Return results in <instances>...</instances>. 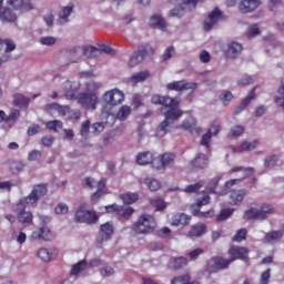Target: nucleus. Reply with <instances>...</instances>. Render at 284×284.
<instances>
[{
	"mask_svg": "<svg viewBox=\"0 0 284 284\" xmlns=\"http://www.w3.org/2000/svg\"><path fill=\"white\" fill-rule=\"evenodd\" d=\"M48 194V183H40L33 185L31 192L19 200L16 205H13V212L18 216L19 223L32 225L34 223V214L30 211H26V205L28 207H37L39 201Z\"/></svg>",
	"mask_w": 284,
	"mask_h": 284,
	"instance_id": "1",
	"label": "nucleus"
},
{
	"mask_svg": "<svg viewBox=\"0 0 284 284\" xmlns=\"http://www.w3.org/2000/svg\"><path fill=\"white\" fill-rule=\"evenodd\" d=\"M179 105H181V102H179L176 98H174L173 102H169L165 105V108H169V110H166L164 113V121H162L156 128V136H165V134L170 132V125L183 116V111L179 108Z\"/></svg>",
	"mask_w": 284,
	"mask_h": 284,
	"instance_id": "2",
	"label": "nucleus"
},
{
	"mask_svg": "<svg viewBox=\"0 0 284 284\" xmlns=\"http://www.w3.org/2000/svg\"><path fill=\"white\" fill-rule=\"evenodd\" d=\"M219 181H221V179L219 178H214L212 179L205 191L202 192L203 196L201 199L196 200V203L191 204L190 210L191 213L193 214V216H199V219H210V216H212V212H201V207H203V205H209L210 203V194H215L216 193V187H219Z\"/></svg>",
	"mask_w": 284,
	"mask_h": 284,
	"instance_id": "3",
	"label": "nucleus"
},
{
	"mask_svg": "<svg viewBox=\"0 0 284 284\" xmlns=\"http://www.w3.org/2000/svg\"><path fill=\"white\" fill-rule=\"evenodd\" d=\"M132 230L135 234H152L156 230V219L144 213L133 223Z\"/></svg>",
	"mask_w": 284,
	"mask_h": 284,
	"instance_id": "4",
	"label": "nucleus"
},
{
	"mask_svg": "<svg viewBox=\"0 0 284 284\" xmlns=\"http://www.w3.org/2000/svg\"><path fill=\"white\" fill-rule=\"evenodd\" d=\"M154 55V48L150 44H144L138 48L135 52L129 59V68H136L139 63H143L146 57Z\"/></svg>",
	"mask_w": 284,
	"mask_h": 284,
	"instance_id": "5",
	"label": "nucleus"
},
{
	"mask_svg": "<svg viewBox=\"0 0 284 284\" xmlns=\"http://www.w3.org/2000/svg\"><path fill=\"white\" fill-rule=\"evenodd\" d=\"M82 187L88 189V190H94L97 187V192H94L91 196V200L97 203L101 196L105 194V180H100L97 182V180L92 178H85L82 181Z\"/></svg>",
	"mask_w": 284,
	"mask_h": 284,
	"instance_id": "6",
	"label": "nucleus"
},
{
	"mask_svg": "<svg viewBox=\"0 0 284 284\" xmlns=\"http://www.w3.org/2000/svg\"><path fill=\"white\" fill-rule=\"evenodd\" d=\"M73 219L75 223H87V225H97L99 223L97 211L83 210V206H79Z\"/></svg>",
	"mask_w": 284,
	"mask_h": 284,
	"instance_id": "7",
	"label": "nucleus"
},
{
	"mask_svg": "<svg viewBox=\"0 0 284 284\" xmlns=\"http://www.w3.org/2000/svg\"><path fill=\"white\" fill-rule=\"evenodd\" d=\"M219 21H227V16L221 11L219 7H215L203 22V30L210 32Z\"/></svg>",
	"mask_w": 284,
	"mask_h": 284,
	"instance_id": "8",
	"label": "nucleus"
},
{
	"mask_svg": "<svg viewBox=\"0 0 284 284\" xmlns=\"http://www.w3.org/2000/svg\"><path fill=\"white\" fill-rule=\"evenodd\" d=\"M227 254L230 256L231 263L234 261H243L244 263H250V248L245 246H230Z\"/></svg>",
	"mask_w": 284,
	"mask_h": 284,
	"instance_id": "9",
	"label": "nucleus"
},
{
	"mask_svg": "<svg viewBox=\"0 0 284 284\" xmlns=\"http://www.w3.org/2000/svg\"><path fill=\"white\" fill-rule=\"evenodd\" d=\"M102 101L106 105H111V108H114L115 105H121V103L125 101V94L119 89H112L110 91H106L102 95Z\"/></svg>",
	"mask_w": 284,
	"mask_h": 284,
	"instance_id": "10",
	"label": "nucleus"
},
{
	"mask_svg": "<svg viewBox=\"0 0 284 284\" xmlns=\"http://www.w3.org/2000/svg\"><path fill=\"white\" fill-rule=\"evenodd\" d=\"M78 103L84 110H97L99 97L92 92H84L78 95Z\"/></svg>",
	"mask_w": 284,
	"mask_h": 284,
	"instance_id": "11",
	"label": "nucleus"
},
{
	"mask_svg": "<svg viewBox=\"0 0 284 284\" xmlns=\"http://www.w3.org/2000/svg\"><path fill=\"white\" fill-rule=\"evenodd\" d=\"M232 265V261L230 258H225L223 256H213L207 262V270L212 274L216 272H221V270H227Z\"/></svg>",
	"mask_w": 284,
	"mask_h": 284,
	"instance_id": "12",
	"label": "nucleus"
},
{
	"mask_svg": "<svg viewBox=\"0 0 284 284\" xmlns=\"http://www.w3.org/2000/svg\"><path fill=\"white\" fill-rule=\"evenodd\" d=\"M199 83L196 82H185V80L173 81L166 84V89L173 92H183L185 90H196Z\"/></svg>",
	"mask_w": 284,
	"mask_h": 284,
	"instance_id": "13",
	"label": "nucleus"
},
{
	"mask_svg": "<svg viewBox=\"0 0 284 284\" xmlns=\"http://www.w3.org/2000/svg\"><path fill=\"white\" fill-rule=\"evenodd\" d=\"M21 116V111L18 109H12L9 115L6 114V111L0 110V123H6L9 128H13Z\"/></svg>",
	"mask_w": 284,
	"mask_h": 284,
	"instance_id": "14",
	"label": "nucleus"
},
{
	"mask_svg": "<svg viewBox=\"0 0 284 284\" xmlns=\"http://www.w3.org/2000/svg\"><path fill=\"white\" fill-rule=\"evenodd\" d=\"M31 240L50 242L54 240V234H52V231L48 226L38 227L31 233Z\"/></svg>",
	"mask_w": 284,
	"mask_h": 284,
	"instance_id": "15",
	"label": "nucleus"
},
{
	"mask_svg": "<svg viewBox=\"0 0 284 284\" xmlns=\"http://www.w3.org/2000/svg\"><path fill=\"white\" fill-rule=\"evenodd\" d=\"M210 165V158L205 153H199L193 160L190 161L192 170H205Z\"/></svg>",
	"mask_w": 284,
	"mask_h": 284,
	"instance_id": "16",
	"label": "nucleus"
},
{
	"mask_svg": "<svg viewBox=\"0 0 284 284\" xmlns=\"http://www.w3.org/2000/svg\"><path fill=\"white\" fill-rule=\"evenodd\" d=\"M69 63H77L81 57H85V47H75L65 51Z\"/></svg>",
	"mask_w": 284,
	"mask_h": 284,
	"instance_id": "17",
	"label": "nucleus"
},
{
	"mask_svg": "<svg viewBox=\"0 0 284 284\" xmlns=\"http://www.w3.org/2000/svg\"><path fill=\"white\" fill-rule=\"evenodd\" d=\"M113 234H114V226L112 225V223L106 222L104 224H101L100 232H99L100 239L98 240L99 243H103L104 241H110Z\"/></svg>",
	"mask_w": 284,
	"mask_h": 284,
	"instance_id": "18",
	"label": "nucleus"
},
{
	"mask_svg": "<svg viewBox=\"0 0 284 284\" xmlns=\"http://www.w3.org/2000/svg\"><path fill=\"white\" fill-rule=\"evenodd\" d=\"M7 3L21 12H30L34 8L30 0H7Z\"/></svg>",
	"mask_w": 284,
	"mask_h": 284,
	"instance_id": "19",
	"label": "nucleus"
},
{
	"mask_svg": "<svg viewBox=\"0 0 284 284\" xmlns=\"http://www.w3.org/2000/svg\"><path fill=\"white\" fill-rule=\"evenodd\" d=\"M261 6V1L258 0H242L239 10L242 14H250V12H254Z\"/></svg>",
	"mask_w": 284,
	"mask_h": 284,
	"instance_id": "20",
	"label": "nucleus"
},
{
	"mask_svg": "<svg viewBox=\"0 0 284 284\" xmlns=\"http://www.w3.org/2000/svg\"><path fill=\"white\" fill-rule=\"evenodd\" d=\"M245 196H247V190L245 189L234 190L230 194L229 203L230 205H241Z\"/></svg>",
	"mask_w": 284,
	"mask_h": 284,
	"instance_id": "21",
	"label": "nucleus"
},
{
	"mask_svg": "<svg viewBox=\"0 0 284 284\" xmlns=\"http://www.w3.org/2000/svg\"><path fill=\"white\" fill-rule=\"evenodd\" d=\"M149 26L155 28L156 30H162L165 32L168 30V22L160 14H154L149 19Z\"/></svg>",
	"mask_w": 284,
	"mask_h": 284,
	"instance_id": "22",
	"label": "nucleus"
},
{
	"mask_svg": "<svg viewBox=\"0 0 284 284\" xmlns=\"http://www.w3.org/2000/svg\"><path fill=\"white\" fill-rule=\"evenodd\" d=\"M190 221H192V217L185 215V213H176L172 216L171 225L174 227H185V225H190Z\"/></svg>",
	"mask_w": 284,
	"mask_h": 284,
	"instance_id": "23",
	"label": "nucleus"
},
{
	"mask_svg": "<svg viewBox=\"0 0 284 284\" xmlns=\"http://www.w3.org/2000/svg\"><path fill=\"white\" fill-rule=\"evenodd\" d=\"M3 6V0H0V20L3 21V23H14L17 21V14L12 12V9L4 8L1 10Z\"/></svg>",
	"mask_w": 284,
	"mask_h": 284,
	"instance_id": "24",
	"label": "nucleus"
},
{
	"mask_svg": "<svg viewBox=\"0 0 284 284\" xmlns=\"http://www.w3.org/2000/svg\"><path fill=\"white\" fill-rule=\"evenodd\" d=\"M59 254V251L57 248H45L42 247L38 251L37 256L41 258V261H44V263H49V261H52V258H57Z\"/></svg>",
	"mask_w": 284,
	"mask_h": 284,
	"instance_id": "25",
	"label": "nucleus"
},
{
	"mask_svg": "<svg viewBox=\"0 0 284 284\" xmlns=\"http://www.w3.org/2000/svg\"><path fill=\"white\" fill-rule=\"evenodd\" d=\"M178 128H183V130H186L187 132H190V134H201V128L196 126L194 118H189L184 120L182 124Z\"/></svg>",
	"mask_w": 284,
	"mask_h": 284,
	"instance_id": "26",
	"label": "nucleus"
},
{
	"mask_svg": "<svg viewBox=\"0 0 284 284\" xmlns=\"http://www.w3.org/2000/svg\"><path fill=\"white\" fill-rule=\"evenodd\" d=\"M135 163H138V165H150L154 163V154L150 151L141 152L136 155Z\"/></svg>",
	"mask_w": 284,
	"mask_h": 284,
	"instance_id": "27",
	"label": "nucleus"
},
{
	"mask_svg": "<svg viewBox=\"0 0 284 284\" xmlns=\"http://www.w3.org/2000/svg\"><path fill=\"white\" fill-rule=\"evenodd\" d=\"M205 230H207V226H205L204 223H196L191 226V230L187 232V236L189 239H199L205 234Z\"/></svg>",
	"mask_w": 284,
	"mask_h": 284,
	"instance_id": "28",
	"label": "nucleus"
},
{
	"mask_svg": "<svg viewBox=\"0 0 284 284\" xmlns=\"http://www.w3.org/2000/svg\"><path fill=\"white\" fill-rule=\"evenodd\" d=\"M175 155L174 153H164L160 155V165L155 166L156 170H165V168H170L172 163H174Z\"/></svg>",
	"mask_w": 284,
	"mask_h": 284,
	"instance_id": "29",
	"label": "nucleus"
},
{
	"mask_svg": "<svg viewBox=\"0 0 284 284\" xmlns=\"http://www.w3.org/2000/svg\"><path fill=\"white\" fill-rule=\"evenodd\" d=\"M151 103H153V105H163L165 108L169 103H174V98H171L170 95L154 94L151 97Z\"/></svg>",
	"mask_w": 284,
	"mask_h": 284,
	"instance_id": "30",
	"label": "nucleus"
},
{
	"mask_svg": "<svg viewBox=\"0 0 284 284\" xmlns=\"http://www.w3.org/2000/svg\"><path fill=\"white\" fill-rule=\"evenodd\" d=\"M241 52H243V44L237 42H231L226 50V54L229 59H236V57H239Z\"/></svg>",
	"mask_w": 284,
	"mask_h": 284,
	"instance_id": "31",
	"label": "nucleus"
},
{
	"mask_svg": "<svg viewBox=\"0 0 284 284\" xmlns=\"http://www.w3.org/2000/svg\"><path fill=\"white\" fill-rule=\"evenodd\" d=\"M73 11L74 6L63 7L62 11L59 13L58 23H60V26H63V23H68V21H70L69 17L70 14H72Z\"/></svg>",
	"mask_w": 284,
	"mask_h": 284,
	"instance_id": "32",
	"label": "nucleus"
},
{
	"mask_svg": "<svg viewBox=\"0 0 284 284\" xmlns=\"http://www.w3.org/2000/svg\"><path fill=\"white\" fill-rule=\"evenodd\" d=\"M148 79H150V71L144 70V71H140V72L133 74L129 79V83H132V85H136V83H143V81H145Z\"/></svg>",
	"mask_w": 284,
	"mask_h": 284,
	"instance_id": "33",
	"label": "nucleus"
},
{
	"mask_svg": "<svg viewBox=\"0 0 284 284\" xmlns=\"http://www.w3.org/2000/svg\"><path fill=\"white\" fill-rule=\"evenodd\" d=\"M120 199L122 200V203L124 205H134V203H136V201H139V193L138 192L122 193L120 195Z\"/></svg>",
	"mask_w": 284,
	"mask_h": 284,
	"instance_id": "34",
	"label": "nucleus"
},
{
	"mask_svg": "<svg viewBox=\"0 0 284 284\" xmlns=\"http://www.w3.org/2000/svg\"><path fill=\"white\" fill-rule=\"evenodd\" d=\"M142 183H144L151 192H159V190H161V182L156 179L145 178L143 182L140 180L141 185Z\"/></svg>",
	"mask_w": 284,
	"mask_h": 284,
	"instance_id": "35",
	"label": "nucleus"
},
{
	"mask_svg": "<svg viewBox=\"0 0 284 284\" xmlns=\"http://www.w3.org/2000/svg\"><path fill=\"white\" fill-rule=\"evenodd\" d=\"M256 98V87L253 88L248 95L246 98H244L239 106V111L236 112V114H239V112H243V110L250 105V103H252V101H254V99Z\"/></svg>",
	"mask_w": 284,
	"mask_h": 284,
	"instance_id": "36",
	"label": "nucleus"
},
{
	"mask_svg": "<svg viewBox=\"0 0 284 284\" xmlns=\"http://www.w3.org/2000/svg\"><path fill=\"white\" fill-rule=\"evenodd\" d=\"M150 205L155 209V212H163L168 207V204L163 197H152L150 200Z\"/></svg>",
	"mask_w": 284,
	"mask_h": 284,
	"instance_id": "37",
	"label": "nucleus"
},
{
	"mask_svg": "<svg viewBox=\"0 0 284 284\" xmlns=\"http://www.w3.org/2000/svg\"><path fill=\"white\" fill-rule=\"evenodd\" d=\"M13 105L17 108H28V105H30V99L26 98L21 93H16L13 95Z\"/></svg>",
	"mask_w": 284,
	"mask_h": 284,
	"instance_id": "38",
	"label": "nucleus"
},
{
	"mask_svg": "<svg viewBox=\"0 0 284 284\" xmlns=\"http://www.w3.org/2000/svg\"><path fill=\"white\" fill-rule=\"evenodd\" d=\"M202 187H205V182L199 181L195 184L186 185L184 187L183 192H185V194H199V192H200V190H202Z\"/></svg>",
	"mask_w": 284,
	"mask_h": 284,
	"instance_id": "39",
	"label": "nucleus"
},
{
	"mask_svg": "<svg viewBox=\"0 0 284 284\" xmlns=\"http://www.w3.org/2000/svg\"><path fill=\"white\" fill-rule=\"evenodd\" d=\"M45 108H47V110H54L55 112H58L59 116H65V114H68V112H70L69 106H63L59 103L47 104Z\"/></svg>",
	"mask_w": 284,
	"mask_h": 284,
	"instance_id": "40",
	"label": "nucleus"
},
{
	"mask_svg": "<svg viewBox=\"0 0 284 284\" xmlns=\"http://www.w3.org/2000/svg\"><path fill=\"white\" fill-rule=\"evenodd\" d=\"M135 210L132 206H120V211L118 213V217L124 219V221H130Z\"/></svg>",
	"mask_w": 284,
	"mask_h": 284,
	"instance_id": "41",
	"label": "nucleus"
},
{
	"mask_svg": "<svg viewBox=\"0 0 284 284\" xmlns=\"http://www.w3.org/2000/svg\"><path fill=\"white\" fill-rule=\"evenodd\" d=\"M283 239V231H271L265 233L264 243H274V241H281Z\"/></svg>",
	"mask_w": 284,
	"mask_h": 284,
	"instance_id": "42",
	"label": "nucleus"
},
{
	"mask_svg": "<svg viewBox=\"0 0 284 284\" xmlns=\"http://www.w3.org/2000/svg\"><path fill=\"white\" fill-rule=\"evenodd\" d=\"M261 143L258 140H254L253 142L244 141L240 144L239 150L240 152H252V150H256V146Z\"/></svg>",
	"mask_w": 284,
	"mask_h": 284,
	"instance_id": "43",
	"label": "nucleus"
},
{
	"mask_svg": "<svg viewBox=\"0 0 284 284\" xmlns=\"http://www.w3.org/2000/svg\"><path fill=\"white\" fill-rule=\"evenodd\" d=\"M201 284L200 282L193 281L192 282V277L189 274L185 275H180L178 277H173L171 280V284Z\"/></svg>",
	"mask_w": 284,
	"mask_h": 284,
	"instance_id": "44",
	"label": "nucleus"
},
{
	"mask_svg": "<svg viewBox=\"0 0 284 284\" xmlns=\"http://www.w3.org/2000/svg\"><path fill=\"white\" fill-rule=\"evenodd\" d=\"M88 265V261L85 260H81L80 262H78L77 264H74L70 271V275L71 276H78V274H81V272H83V270H85Z\"/></svg>",
	"mask_w": 284,
	"mask_h": 284,
	"instance_id": "45",
	"label": "nucleus"
},
{
	"mask_svg": "<svg viewBox=\"0 0 284 284\" xmlns=\"http://www.w3.org/2000/svg\"><path fill=\"white\" fill-rule=\"evenodd\" d=\"M45 128L57 133L59 130H63V122L61 120H51L45 123Z\"/></svg>",
	"mask_w": 284,
	"mask_h": 284,
	"instance_id": "46",
	"label": "nucleus"
},
{
	"mask_svg": "<svg viewBox=\"0 0 284 284\" xmlns=\"http://www.w3.org/2000/svg\"><path fill=\"white\" fill-rule=\"evenodd\" d=\"M84 57L87 59H97L101 57V51L97 47H84Z\"/></svg>",
	"mask_w": 284,
	"mask_h": 284,
	"instance_id": "47",
	"label": "nucleus"
},
{
	"mask_svg": "<svg viewBox=\"0 0 284 284\" xmlns=\"http://www.w3.org/2000/svg\"><path fill=\"white\" fill-rule=\"evenodd\" d=\"M130 114H132V108L129 105H122L116 113V119H119V121H125Z\"/></svg>",
	"mask_w": 284,
	"mask_h": 284,
	"instance_id": "48",
	"label": "nucleus"
},
{
	"mask_svg": "<svg viewBox=\"0 0 284 284\" xmlns=\"http://www.w3.org/2000/svg\"><path fill=\"white\" fill-rule=\"evenodd\" d=\"M261 221H265L267 219V214H274V206L272 204H263L261 209H258Z\"/></svg>",
	"mask_w": 284,
	"mask_h": 284,
	"instance_id": "49",
	"label": "nucleus"
},
{
	"mask_svg": "<svg viewBox=\"0 0 284 284\" xmlns=\"http://www.w3.org/2000/svg\"><path fill=\"white\" fill-rule=\"evenodd\" d=\"M187 263H190V261H187V257H183V256L175 257L171 261V265L173 270H181L182 267H185Z\"/></svg>",
	"mask_w": 284,
	"mask_h": 284,
	"instance_id": "50",
	"label": "nucleus"
},
{
	"mask_svg": "<svg viewBox=\"0 0 284 284\" xmlns=\"http://www.w3.org/2000/svg\"><path fill=\"white\" fill-rule=\"evenodd\" d=\"M244 219H247L248 221H261V213L258 209H250L245 211Z\"/></svg>",
	"mask_w": 284,
	"mask_h": 284,
	"instance_id": "51",
	"label": "nucleus"
},
{
	"mask_svg": "<svg viewBox=\"0 0 284 284\" xmlns=\"http://www.w3.org/2000/svg\"><path fill=\"white\" fill-rule=\"evenodd\" d=\"M232 214H234V210H232V209L221 210V212L216 216L217 223H223V221H227V219H230V216H232Z\"/></svg>",
	"mask_w": 284,
	"mask_h": 284,
	"instance_id": "52",
	"label": "nucleus"
},
{
	"mask_svg": "<svg viewBox=\"0 0 284 284\" xmlns=\"http://www.w3.org/2000/svg\"><path fill=\"white\" fill-rule=\"evenodd\" d=\"M17 45L12 40H3L0 39V50H4V52H12V50H16Z\"/></svg>",
	"mask_w": 284,
	"mask_h": 284,
	"instance_id": "53",
	"label": "nucleus"
},
{
	"mask_svg": "<svg viewBox=\"0 0 284 284\" xmlns=\"http://www.w3.org/2000/svg\"><path fill=\"white\" fill-rule=\"evenodd\" d=\"M234 172H244V176L247 179V176H252V174H254V168L235 166L231 169L230 174H234Z\"/></svg>",
	"mask_w": 284,
	"mask_h": 284,
	"instance_id": "54",
	"label": "nucleus"
},
{
	"mask_svg": "<svg viewBox=\"0 0 284 284\" xmlns=\"http://www.w3.org/2000/svg\"><path fill=\"white\" fill-rule=\"evenodd\" d=\"M245 239H247V229H240L233 236L232 241L241 243V241H245Z\"/></svg>",
	"mask_w": 284,
	"mask_h": 284,
	"instance_id": "55",
	"label": "nucleus"
},
{
	"mask_svg": "<svg viewBox=\"0 0 284 284\" xmlns=\"http://www.w3.org/2000/svg\"><path fill=\"white\" fill-rule=\"evenodd\" d=\"M245 133V126L243 125H235L231 129V139H239V136H243Z\"/></svg>",
	"mask_w": 284,
	"mask_h": 284,
	"instance_id": "56",
	"label": "nucleus"
},
{
	"mask_svg": "<svg viewBox=\"0 0 284 284\" xmlns=\"http://www.w3.org/2000/svg\"><path fill=\"white\" fill-rule=\"evenodd\" d=\"M103 130H105V124L103 122H94L91 125V132L92 134H94L95 136L101 134V132H103Z\"/></svg>",
	"mask_w": 284,
	"mask_h": 284,
	"instance_id": "57",
	"label": "nucleus"
},
{
	"mask_svg": "<svg viewBox=\"0 0 284 284\" xmlns=\"http://www.w3.org/2000/svg\"><path fill=\"white\" fill-rule=\"evenodd\" d=\"M210 141H212V130H207L202 136L200 144L204 145L206 150H210Z\"/></svg>",
	"mask_w": 284,
	"mask_h": 284,
	"instance_id": "58",
	"label": "nucleus"
},
{
	"mask_svg": "<svg viewBox=\"0 0 284 284\" xmlns=\"http://www.w3.org/2000/svg\"><path fill=\"white\" fill-rule=\"evenodd\" d=\"M156 236L160 239H170V236H172V230L168 226H163L156 231Z\"/></svg>",
	"mask_w": 284,
	"mask_h": 284,
	"instance_id": "59",
	"label": "nucleus"
},
{
	"mask_svg": "<svg viewBox=\"0 0 284 284\" xmlns=\"http://www.w3.org/2000/svg\"><path fill=\"white\" fill-rule=\"evenodd\" d=\"M201 254H205V250H203L202 247H197L194 248L193 251L187 253V256L190 258V261H196V258H199V256H201Z\"/></svg>",
	"mask_w": 284,
	"mask_h": 284,
	"instance_id": "60",
	"label": "nucleus"
},
{
	"mask_svg": "<svg viewBox=\"0 0 284 284\" xmlns=\"http://www.w3.org/2000/svg\"><path fill=\"white\" fill-rule=\"evenodd\" d=\"M276 163H278V155L276 154L270 155L264 160L265 168H272L276 165Z\"/></svg>",
	"mask_w": 284,
	"mask_h": 284,
	"instance_id": "61",
	"label": "nucleus"
},
{
	"mask_svg": "<svg viewBox=\"0 0 284 284\" xmlns=\"http://www.w3.org/2000/svg\"><path fill=\"white\" fill-rule=\"evenodd\" d=\"M270 278H272V268H267L261 274V284H270Z\"/></svg>",
	"mask_w": 284,
	"mask_h": 284,
	"instance_id": "62",
	"label": "nucleus"
},
{
	"mask_svg": "<svg viewBox=\"0 0 284 284\" xmlns=\"http://www.w3.org/2000/svg\"><path fill=\"white\" fill-rule=\"evenodd\" d=\"M41 156H43L41 151L32 150V151L29 152L28 161H41Z\"/></svg>",
	"mask_w": 284,
	"mask_h": 284,
	"instance_id": "63",
	"label": "nucleus"
},
{
	"mask_svg": "<svg viewBox=\"0 0 284 284\" xmlns=\"http://www.w3.org/2000/svg\"><path fill=\"white\" fill-rule=\"evenodd\" d=\"M90 120H85L82 124H81V129H80V134L81 136H88V134H90Z\"/></svg>",
	"mask_w": 284,
	"mask_h": 284,
	"instance_id": "64",
	"label": "nucleus"
}]
</instances>
